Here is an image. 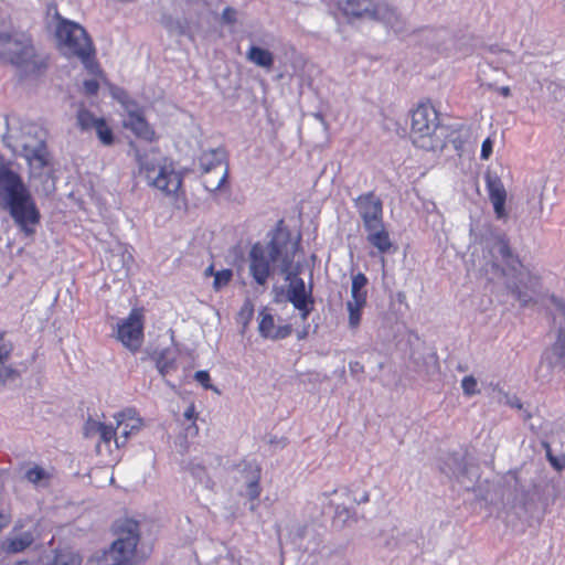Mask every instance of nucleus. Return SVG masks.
Instances as JSON below:
<instances>
[{
    "label": "nucleus",
    "mask_w": 565,
    "mask_h": 565,
    "mask_svg": "<svg viewBox=\"0 0 565 565\" xmlns=\"http://www.w3.org/2000/svg\"><path fill=\"white\" fill-rule=\"evenodd\" d=\"M4 334V332H0V360L8 362L13 350V344L11 341L6 340Z\"/></svg>",
    "instance_id": "7c9ffc66"
},
{
    "label": "nucleus",
    "mask_w": 565,
    "mask_h": 565,
    "mask_svg": "<svg viewBox=\"0 0 565 565\" xmlns=\"http://www.w3.org/2000/svg\"><path fill=\"white\" fill-rule=\"evenodd\" d=\"M498 253L500 254L503 263L513 271L522 268L523 265L519 257L513 254L510 242L505 235H500L497 238Z\"/></svg>",
    "instance_id": "6ab92c4d"
},
{
    "label": "nucleus",
    "mask_w": 565,
    "mask_h": 565,
    "mask_svg": "<svg viewBox=\"0 0 565 565\" xmlns=\"http://www.w3.org/2000/svg\"><path fill=\"white\" fill-rule=\"evenodd\" d=\"M9 523H10V516L0 513V532L2 531V529L7 527L9 525Z\"/></svg>",
    "instance_id": "e433bc0d"
},
{
    "label": "nucleus",
    "mask_w": 565,
    "mask_h": 565,
    "mask_svg": "<svg viewBox=\"0 0 565 565\" xmlns=\"http://www.w3.org/2000/svg\"><path fill=\"white\" fill-rule=\"evenodd\" d=\"M0 61L33 76L49 66V57L36 52L31 34L18 30L0 32Z\"/></svg>",
    "instance_id": "f257e3e1"
},
{
    "label": "nucleus",
    "mask_w": 565,
    "mask_h": 565,
    "mask_svg": "<svg viewBox=\"0 0 565 565\" xmlns=\"http://www.w3.org/2000/svg\"><path fill=\"white\" fill-rule=\"evenodd\" d=\"M117 539L105 553L109 565H134L137 545L140 540L139 523L132 519H120L114 523Z\"/></svg>",
    "instance_id": "39448f33"
},
{
    "label": "nucleus",
    "mask_w": 565,
    "mask_h": 565,
    "mask_svg": "<svg viewBox=\"0 0 565 565\" xmlns=\"http://www.w3.org/2000/svg\"><path fill=\"white\" fill-rule=\"evenodd\" d=\"M33 543V535L31 532H23L19 535L8 537L3 542V550L7 553H20L28 548Z\"/></svg>",
    "instance_id": "4be33fe9"
},
{
    "label": "nucleus",
    "mask_w": 565,
    "mask_h": 565,
    "mask_svg": "<svg viewBox=\"0 0 565 565\" xmlns=\"http://www.w3.org/2000/svg\"><path fill=\"white\" fill-rule=\"evenodd\" d=\"M287 298L292 306L299 310L301 319L306 321L315 308V300L312 298L311 290H306V285L302 278H295L291 280L287 290Z\"/></svg>",
    "instance_id": "9b49d317"
},
{
    "label": "nucleus",
    "mask_w": 565,
    "mask_h": 565,
    "mask_svg": "<svg viewBox=\"0 0 565 565\" xmlns=\"http://www.w3.org/2000/svg\"><path fill=\"white\" fill-rule=\"evenodd\" d=\"M439 113L429 102H420L412 110L409 137L416 148L435 151L443 147V140L437 135L440 128Z\"/></svg>",
    "instance_id": "7ed1b4c3"
},
{
    "label": "nucleus",
    "mask_w": 565,
    "mask_h": 565,
    "mask_svg": "<svg viewBox=\"0 0 565 565\" xmlns=\"http://www.w3.org/2000/svg\"><path fill=\"white\" fill-rule=\"evenodd\" d=\"M84 434L87 438L98 436V443L96 445L98 452L100 451L99 449L102 446H105L110 451L111 443L115 444L117 449L125 447V440H121L120 436L117 435L116 427L93 418H88L86 420L84 425Z\"/></svg>",
    "instance_id": "9d476101"
},
{
    "label": "nucleus",
    "mask_w": 565,
    "mask_h": 565,
    "mask_svg": "<svg viewBox=\"0 0 565 565\" xmlns=\"http://www.w3.org/2000/svg\"><path fill=\"white\" fill-rule=\"evenodd\" d=\"M486 188L493 205L495 217L498 220H505L508 217L505 210L507 190L501 179L497 175L488 174L486 177Z\"/></svg>",
    "instance_id": "ddd939ff"
},
{
    "label": "nucleus",
    "mask_w": 565,
    "mask_h": 565,
    "mask_svg": "<svg viewBox=\"0 0 565 565\" xmlns=\"http://www.w3.org/2000/svg\"><path fill=\"white\" fill-rule=\"evenodd\" d=\"M282 253V246L276 237L270 239L267 248L255 243L248 253L249 273L257 285L264 286L271 275V264L275 263Z\"/></svg>",
    "instance_id": "423d86ee"
},
{
    "label": "nucleus",
    "mask_w": 565,
    "mask_h": 565,
    "mask_svg": "<svg viewBox=\"0 0 565 565\" xmlns=\"http://www.w3.org/2000/svg\"><path fill=\"white\" fill-rule=\"evenodd\" d=\"M25 478L31 483L36 484L43 479H49L50 475L43 468L39 466H33L26 470Z\"/></svg>",
    "instance_id": "c85d7f7f"
},
{
    "label": "nucleus",
    "mask_w": 565,
    "mask_h": 565,
    "mask_svg": "<svg viewBox=\"0 0 565 565\" xmlns=\"http://www.w3.org/2000/svg\"><path fill=\"white\" fill-rule=\"evenodd\" d=\"M183 416L185 417V419L192 422V427L194 428V433H198V426L195 425V420L198 419V412H196V407H195L194 403H191L186 407Z\"/></svg>",
    "instance_id": "2f4dec72"
},
{
    "label": "nucleus",
    "mask_w": 565,
    "mask_h": 565,
    "mask_svg": "<svg viewBox=\"0 0 565 565\" xmlns=\"http://www.w3.org/2000/svg\"><path fill=\"white\" fill-rule=\"evenodd\" d=\"M367 278L364 274L359 273L352 278L351 300L348 301L349 324L352 329H356L361 322L362 309L366 305L367 292L364 289Z\"/></svg>",
    "instance_id": "1a4fd4ad"
},
{
    "label": "nucleus",
    "mask_w": 565,
    "mask_h": 565,
    "mask_svg": "<svg viewBox=\"0 0 565 565\" xmlns=\"http://www.w3.org/2000/svg\"><path fill=\"white\" fill-rule=\"evenodd\" d=\"M247 60L255 65L270 70L274 65V55L270 51L252 45L247 51Z\"/></svg>",
    "instance_id": "412c9836"
},
{
    "label": "nucleus",
    "mask_w": 565,
    "mask_h": 565,
    "mask_svg": "<svg viewBox=\"0 0 565 565\" xmlns=\"http://www.w3.org/2000/svg\"><path fill=\"white\" fill-rule=\"evenodd\" d=\"M461 387L463 390L465 395L467 396H472L479 392L477 388V380L472 375H468L462 379Z\"/></svg>",
    "instance_id": "c756f323"
},
{
    "label": "nucleus",
    "mask_w": 565,
    "mask_h": 565,
    "mask_svg": "<svg viewBox=\"0 0 565 565\" xmlns=\"http://www.w3.org/2000/svg\"><path fill=\"white\" fill-rule=\"evenodd\" d=\"M500 94L504 97H509L511 95L510 87L503 86L500 88Z\"/></svg>",
    "instance_id": "ea45409f"
},
{
    "label": "nucleus",
    "mask_w": 565,
    "mask_h": 565,
    "mask_svg": "<svg viewBox=\"0 0 565 565\" xmlns=\"http://www.w3.org/2000/svg\"><path fill=\"white\" fill-rule=\"evenodd\" d=\"M84 88L86 94L96 95L99 89V84L95 79H88L84 82Z\"/></svg>",
    "instance_id": "c9c22d12"
},
{
    "label": "nucleus",
    "mask_w": 565,
    "mask_h": 565,
    "mask_svg": "<svg viewBox=\"0 0 565 565\" xmlns=\"http://www.w3.org/2000/svg\"><path fill=\"white\" fill-rule=\"evenodd\" d=\"M202 174H212L220 172L224 167H228L227 153L223 148L203 151L199 158Z\"/></svg>",
    "instance_id": "dca6fc26"
},
{
    "label": "nucleus",
    "mask_w": 565,
    "mask_h": 565,
    "mask_svg": "<svg viewBox=\"0 0 565 565\" xmlns=\"http://www.w3.org/2000/svg\"><path fill=\"white\" fill-rule=\"evenodd\" d=\"M552 351L558 362L565 366V332L563 330L559 331L557 340L552 347Z\"/></svg>",
    "instance_id": "cd10ccee"
},
{
    "label": "nucleus",
    "mask_w": 565,
    "mask_h": 565,
    "mask_svg": "<svg viewBox=\"0 0 565 565\" xmlns=\"http://www.w3.org/2000/svg\"><path fill=\"white\" fill-rule=\"evenodd\" d=\"M233 278V271L231 269H222L214 274L213 288L220 290L226 287Z\"/></svg>",
    "instance_id": "bb28decb"
},
{
    "label": "nucleus",
    "mask_w": 565,
    "mask_h": 565,
    "mask_svg": "<svg viewBox=\"0 0 565 565\" xmlns=\"http://www.w3.org/2000/svg\"><path fill=\"white\" fill-rule=\"evenodd\" d=\"M116 428L120 430V438L125 440V446L131 436L137 435L145 426L143 419L135 408H125L114 415Z\"/></svg>",
    "instance_id": "f8f14e48"
},
{
    "label": "nucleus",
    "mask_w": 565,
    "mask_h": 565,
    "mask_svg": "<svg viewBox=\"0 0 565 565\" xmlns=\"http://www.w3.org/2000/svg\"><path fill=\"white\" fill-rule=\"evenodd\" d=\"M55 36L65 55L77 57L92 73L98 70L95 46L81 24L58 17Z\"/></svg>",
    "instance_id": "f03ea898"
},
{
    "label": "nucleus",
    "mask_w": 565,
    "mask_h": 565,
    "mask_svg": "<svg viewBox=\"0 0 565 565\" xmlns=\"http://www.w3.org/2000/svg\"><path fill=\"white\" fill-rule=\"evenodd\" d=\"M139 171L145 175L150 186L171 199L177 207H180L181 203H185L183 175L174 169L172 163L156 166L139 158Z\"/></svg>",
    "instance_id": "20e7f679"
},
{
    "label": "nucleus",
    "mask_w": 565,
    "mask_h": 565,
    "mask_svg": "<svg viewBox=\"0 0 565 565\" xmlns=\"http://www.w3.org/2000/svg\"><path fill=\"white\" fill-rule=\"evenodd\" d=\"M96 130L97 137L100 142L105 146H110L115 141V137L111 128L107 125L104 118L98 119L97 125L94 127Z\"/></svg>",
    "instance_id": "b1692460"
},
{
    "label": "nucleus",
    "mask_w": 565,
    "mask_h": 565,
    "mask_svg": "<svg viewBox=\"0 0 565 565\" xmlns=\"http://www.w3.org/2000/svg\"><path fill=\"white\" fill-rule=\"evenodd\" d=\"M204 274H205V276L214 275V274H215V273H214V266H213V265L209 266V267L205 269V273H204Z\"/></svg>",
    "instance_id": "79ce46f5"
},
{
    "label": "nucleus",
    "mask_w": 565,
    "mask_h": 565,
    "mask_svg": "<svg viewBox=\"0 0 565 565\" xmlns=\"http://www.w3.org/2000/svg\"><path fill=\"white\" fill-rule=\"evenodd\" d=\"M98 119L87 109H79L77 111V124L82 130L93 129L97 125Z\"/></svg>",
    "instance_id": "393cba45"
},
{
    "label": "nucleus",
    "mask_w": 565,
    "mask_h": 565,
    "mask_svg": "<svg viewBox=\"0 0 565 565\" xmlns=\"http://www.w3.org/2000/svg\"><path fill=\"white\" fill-rule=\"evenodd\" d=\"M122 126L129 129L137 138L147 142H154L158 136L141 111H128Z\"/></svg>",
    "instance_id": "4468645a"
},
{
    "label": "nucleus",
    "mask_w": 565,
    "mask_h": 565,
    "mask_svg": "<svg viewBox=\"0 0 565 565\" xmlns=\"http://www.w3.org/2000/svg\"><path fill=\"white\" fill-rule=\"evenodd\" d=\"M342 10L345 15L354 18H379V4L371 3V0H347Z\"/></svg>",
    "instance_id": "f3484780"
},
{
    "label": "nucleus",
    "mask_w": 565,
    "mask_h": 565,
    "mask_svg": "<svg viewBox=\"0 0 565 565\" xmlns=\"http://www.w3.org/2000/svg\"><path fill=\"white\" fill-rule=\"evenodd\" d=\"M548 462L557 471H561L563 469V466L561 465L559 460L556 457L550 458Z\"/></svg>",
    "instance_id": "4c0bfd02"
},
{
    "label": "nucleus",
    "mask_w": 565,
    "mask_h": 565,
    "mask_svg": "<svg viewBox=\"0 0 565 565\" xmlns=\"http://www.w3.org/2000/svg\"><path fill=\"white\" fill-rule=\"evenodd\" d=\"M254 479L247 484V494L249 500L254 501L257 500L262 493V487H260V468L255 465L254 469Z\"/></svg>",
    "instance_id": "a878e982"
},
{
    "label": "nucleus",
    "mask_w": 565,
    "mask_h": 565,
    "mask_svg": "<svg viewBox=\"0 0 565 565\" xmlns=\"http://www.w3.org/2000/svg\"><path fill=\"white\" fill-rule=\"evenodd\" d=\"M215 178L211 174H202V184L207 191H217L226 183L228 178V167H224L222 171L215 172Z\"/></svg>",
    "instance_id": "5701e85b"
},
{
    "label": "nucleus",
    "mask_w": 565,
    "mask_h": 565,
    "mask_svg": "<svg viewBox=\"0 0 565 565\" xmlns=\"http://www.w3.org/2000/svg\"><path fill=\"white\" fill-rule=\"evenodd\" d=\"M237 12L232 7H226L222 12V19L227 24H233L236 22Z\"/></svg>",
    "instance_id": "f704fd0d"
},
{
    "label": "nucleus",
    "mask_w": 565,
    "mask_h": 565,
    "mask_svg": "<svg viewBox=\"0 0 565 565\" xmlns=\"http://www.w3.org/2000/svg\"><path fill=\"white\" fill-rule=\"evenodd\" d=\"M116 339L131 352H137L143 342V313L134 308L126 319L117 323Z\"/></svg>",
    "instance_id": "0eeeda50"
},
{
    "label": "nucleus",
    "mask_w": 565,
    "mask_h": 565,
    "mask_svg": "<svg viewBox=\"0 0 565 565\" xmlns=\"http://www.w3.org/2000/svg\"><path fill=\"white\" fill-rule=\"evenodd\" d=\"M492 149L493 141L490 138L484 139L481 145L480 158L482 160H488L492 153Z\"/></svg>",
    "instance_id": "72a5a7b5"
},
{
    "label": "nucleus",
    "mask_w": 565,
    "mask_h": 565,
    "mask_svg": "<svg viewBox=\"0 0 565 565\" xmlns=\"http://www.w3.org/2000/svg\"><path fill=\"white\" fill-rule=\"evenodd\" d=\"M544 446L546 448V458L550 461V458H554L555 456L552 454L551 447H550V445L547 443H545Z\"/></svg>",
    "instance_id": "a19ab883"
},
{
    "label": "nucleus",
    "mask_w": 565,
    "mask_h": 565,
    "mask_svg": "<svg viewBox=\"0 0 565 565\" xmlns=\"http://www.w3.org/2000/svg\"><path fill=\"white\" fill-rule=\"evenodd\" d=\"M258 331L263 338L271 340L286 339L292 333L290 324L275 327V320L271 313L267 312L266 309L259 312Z\"/></svg>",
    "instance_id": "2eb2a0df"
},
{
    "label": "nucleus",
    "mask_w": 565,
    "mask_h": 565,
    "mask_svg": "<svg viewBox=\"0 0 565 565\" xmlns=\"http://www.w3.org/2000/svg\"><path fill=\"white\" fill-rule=\"evenodd\" d=\"M367 232V242L373 245L380 253H388L393 244L388 232L385 230L384 223L374 230H365Z\"/></svg>",
    "instance_id": "a211bd4d"
},
{
    "label": "nucleus",
    "mask_w": 565,
    "mask_h": 565,
    "mask_svg": "<svg viewBox=\"0 0 565 565\" xmlns=\"http://www.w3.org/2000/svg\"><path fill=\"white\" fill-rule=\"evenodd\" d=\"M354 204L365 230H374L383 223V203L373 191L359 195Z\"/></svg>",
    "instance_id": "6e6552de"
},
{
    "label": "nucleus",
    "mask_w": 565,
    "mask_h": 565,
    "mask_svg": "<svg viewBox=\"0 0 565 565\" xmlns=\"http://www.w3.org/2000/svg\"><path fill=\"white\" fill-rule=\"evenodd\" d=\"M6 364H7L6 361L0 360V377H2L3 375L7 374L8 369H7Z\"/></svg>",
    "instance_id": "58836bf2"
},
{
    "label": "nucleus",
    "mask_w": 565,
    "mask_h": 565,
    "mask_svg": "<svg viewBox=\"0 0 565 565\" xmlns=\"http://www.w3.org/2000/svg\"><path fill=\"white\" fill-rule=\"evenodd\" d=\"M194 379L204 387L211 388V377L207 371H198L194 374Z\"/></svg>",
    "instance_id": "473e14b6"
},
{
    "label": "nucleus",
    "mask_w": 565,
    "mask_h": 565,
    "mask_svg": "<svg viewBox=\"0 0 565 565\" xmlns=\"http://www.w3.org/2000/svg\"><path fill=\"white\" fill-rule=\"evenodd\" d=\"M526 278L529 280L530 286H523L522 279H519V282H515L513 286V294L516 299L522 305H527L532 300V294L535 292L536 288L540 286V278L537 276L531 275L529 271L526 273Z\"/></svg>",
    "instance_id": "aec40b11"
}]
</instances>
